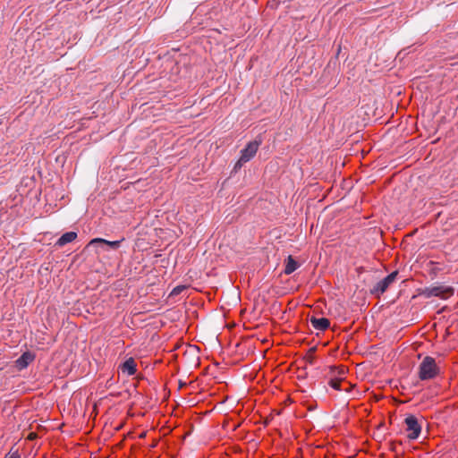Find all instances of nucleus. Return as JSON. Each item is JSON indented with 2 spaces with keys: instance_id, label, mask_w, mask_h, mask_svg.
<instances>
[{
  "instance_id": "nucleus-1",
  "label": "nucleus",
  "mask_w": 458,
  "mask_h": 458,
  "mask_svg": "<svg viewBox=\"0 0 458 458\" xmlns=\"http://www.w3.org/2000/svg\"><path fill=\"white\" fill-rule=\"evenodd\" d=\"M440 373V369L437 365L434 358L426 356L419 367V377L421 380L435 378Z\"/></svg>"
},
{
  "instance_id": "nucleus-2",
  "label": "nucleus",
  "mask_w": 458,
  "mask_h": 458,
  "mask_svg": "<svg viewBox=\"0 0 458 458\" xmlns=\"http://www.w3.org/2000/svg\"><path fill=\"white\" fill-rule=\"evenodd\" d=\"M454 289L452 286L437 285L428 287L424 291L426 297H439L440 299L446 300L453 296Z\"/></svg>"
},
{
  "instance_id": "nucleus-3",
  "label": "nucleus",
  "mask_w": 458,
  "mask_h": 458,
  "mask_svg": "<svg viewBox=\"0 0 458 458\" xmlns=\"http://www.w3.org/2000/svg\"><path fill=\"white\" fill-rule=\"evenodd\" d=\"M397 276V271H394L391 274H389L386 277H385L384 279L380 280L376 284L373 289H371V293L377 296L383 294L389 288V286L395 281Z\"/></svg>"
},
{
  "instance_id": "nucleus-4",
  "label": "nucleus",
  "mask_w": 458,
  "mask_h": 458,
  "mask_svg": "<svg viewBox=\"0 0 458 458\" xmlns=\"http://www.w3.org/2000/svg\"><path fill=\"white\" fill-rule=\"evenodd\" d=\"M406 431L408 432V438L410 439H417L420 434L421 427L418 422V420L415 416L410 415L405 420Z\"/></svg>"
},
{
  "instance_id": "nucleus-5",
  "label": "nucleus",
  "mask_w": 458,
  "mask_h": 458,
  "mask_svg": "<svg viewBox=\"0 0 458 458\" xmlns=\"http://www.w3.org/2000/svg\"><path fill=\"white\" fill-rule=\"evenodd\" d=\"M261 140H253L247 144L245 148L242 150V161H250L257 153Z\"/></svg>"
},
{
  "instance_id": "nucleus-6",
  "label": "nucleus",
  "mask_w": 458,
  "mask_h": 458,
  "mask_svg": "<svg viewBox=\"0 0 458 458\" xmlns=\"http://www.w3.org/2000/svg\"><path fill=\"white\" fill-rule=\"evenodd\" d=\"M346 374H347V369L345 366H342L340 368V377H329L328 378V385L337 390V391H341V390H344V388L342 387V384L345 382V377H346Z\"/></svg>"
},
{
  "instance_id": "nucleus-7",
  "label": "nucleus",
  "mask_w": 458,
  "mask_h": 458,
  "mask_svg": "<svg viewBox=\"0 0 458 458\" xmlns=\"http://www.w3.org/2000/svg\"><path fill=\"white\" fill-rule=\"evenodd\" d=\"M119 369L128 376H132L137 372V364L133 358L127 359L119 366Z\"/></svg>"
},
{
  "instance_id": "nucleus-8",
  "label": "nucleus",
  "mask_w": 458,
  "mask_h": 458,
  "mask_svg": "<svg viewBox=\"0 0 458 458\" xmlns=\"http://www.w3.org/2000/svg\"><path fill=\"white\" fill-rule=\"evenodd\" d=\"M311 326L319 331H325L330 327V321L327 318H316L312 316L310 319Z\"/></svg>"
},
{
  "instance_id": "nucleus-9",
  "label": "nucleus",
  "mask_w": 458,
  "mask_h": 458,
  "mask_svg": "<svg viewBox=\"0 0 458 458\" xmlns=\"http://www.w3.org/2000/svg\"><path fill=\"white\" fill-rule=\"evenodd\" d=\"M35 359V356L30 352H26L21 354L20 358H18L15 361L16 367L19 369H25L30 362H32Z\"/></svg>"
},
{
  "instance_id": "nucleus-10",
  "label": "nucleus",
  "mask_w": 458,
  "mask_h": 458,
  "mask_svg": "<svg viewBox=\"0 0 458 458\" xmlns=\"http://www.w3.org/2000/svg\"><path fill=\"white\" fill-rule=\"evenodd\" d=\"M76 238L77 233L75 232H67L57 240L55 244L59 247H63L65 244L73 242Z\"/></svg>"
},
{
  "instance_id": "nucleus-11",
  "label": "nucleus",
  "mask_w": 458,
  "mask_h": 458,
  "mask_svg": "<svg viewBox=\"0 0 458 458\" xmlns=\"http://www.w3.org/2000/svg\"><path fill=\"white\" fill-rule=\"evenodd\" d=\"M124 240V238H123L122 240L120 241H107V240H105V239H102V238H95V239H92L89 245H93L95 243H102V244H106V245H108L109 247H111L112 249H118L121 245V242Z\"/></svg>"
},
{
  "instance_id": "nucleus-12",
  "label": "nucleus",
  "mask_w": 458,
  "mask_h": 458,
  "mask_svg": "<svg viewBox=\"0 0 458 458\" xmlns=\"http://www.w3.org/2000/svg\"><path fill=\"white\" fill-rule=\"evenodd\" d=\"M298 267L299 265L297 261L292 256H289L285 261L284 274L291 275L298 268Z\"/></svg>"
},
{
  "instance_id": "nucleus-13",
  "label": "nucleus",
  "mask_w": 458,
  "mask_h": 458,
  "mask_svg": "<svg viewBox=\"0 0 458 458\" xmlns=\"http://www.w3.org/2000/svg\"><path fill=\"white\" fill-rule=\"evenodd\" d=\"M343 365H340V366H333V367H330L329 368V372L327 374V377H340V368L342 367Z\"/></svg>"
},
{
  "instance_id": "nucleus-14",
  "label": "nucleus",
  "mask_w": 458,
  "mask_h": 458,
  "mask_svg": "<svg viewBox=\"0 0 458 458\" xmlns=\"http://www.w3.org/2000/svg\"><path fill=\"white\" fill-rule=\"evenodd\" d=\"M186 289V286L185 285H178L176 287H174L171 293H170V296H175V295H179L181 293H182L184 290Z\"/></svg>"
},
{
  "instance_id": "nucleus-15",
  "label": "nucleus",
  "mask_w": 458,
  "mask_h": 458,
  "mask_svg": "<svg viewBox=\"0 0 458 458\" xmlns=\"http://www.w3.org/2000/svg\"><path fill=\"white\" fill-rule=\"evenodd\" d=\"M4 458H21V455L19 454L18 450L13 452V449H11Z\"/></svg>"
},
{
  "instance_id": "nucleus-16",
  "label": "nucleus",
  "mask_w": 458,
  "mask_h": 458,
  "mask_svg": "<svg viewBox=\"0 0 458 458\" xmlns=\"http://www.w3.org/2000/svg\"><path fill=\"white\" fill-rule=\"evenodd\" d=\"M248 161H242V157H240L239 160L236 162L234 167H233V170L234 171H237L238 169H240L243 164L247 163Z\"/></svg>"
},
{
  "instance_id": "nucleus-17",
  "label": "nucleus",
  "mask_w": 458,
  "mask_h": 458,
  "mask_svg": "<svg viewBox=\"0 0 458 458\" xmlns=\"http://www.w3.org/2000/svg\"><path fill=\"white\" fill-rule=\"evenodd\" d=\"M36 437H37V434H36V433H34V432H31V433H30V434L28 435V437H27V438H28L29 440H33V439H35Z\"/></svg>"
}]
</instances>
